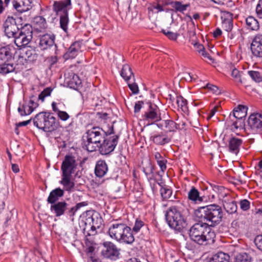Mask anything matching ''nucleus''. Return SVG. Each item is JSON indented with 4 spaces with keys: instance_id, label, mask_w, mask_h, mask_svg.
I'll use <instances>...</instances> for the list:
<instances>
[{
    "instance_id": "1",
    "label": "nucleus",
    "mask_w": 262,
    "mask_h": 262,
    "mask_svg": "<svg viewBox=\"0 0 262 262\" xmlns=\"http://www.w3.org/2000/svg\"><path fill=\"white\" fill-rule=\"evenodd\" d=\"M194 214L201 220L189 229L190 239L200 245L213 243V205L200 207Z\"/></svg>"
},
{
    "instance_id": "2",
    "label": "nucleus",
    "mask_w": 262,
    "mask_h": 262,
    "mask_svg": "<svg viewBox=\"0 0 262 262\" xmlns=\"http://www.w3.org/2000/svg\"><path fill=\"white\" fill-rule=\"evenodd\" d=\"M108 233L112 239L121 244L132 245L135 241L132 228L123 223L115 222L112 224Z\"/></svg>"
},
{
    "instance_id": "3",
    "label": "nucleus",
    "mask_w": 262,
    "mask_h": 262,
    "mask_svg": "<svg viewBox=\"0 0 262 262\" xmlns=\"http://www.w3.org/2000/svg\"><path fill=\"white\" fill-rule=\"evenodd\" d=\"M114 133L113 125L107 131H105L99 126L93 127L86 132L87 140L84 144L85 149L89 152L96 151L98 148V145L102 142L104 137Z\"/></svg>"
},
{
    "instance_id": "4",
    "label": "nucleus",
    "mask_w": 262,
    "mask_h": 262,
    "mask_svg": "<svg viewBox=\"0 0 262 262\" xmlns=\"http://www.w3.org/2000/svg\"><path fill=\"white\" fill-rule=\"evenodd\" d=\"M165 215L169 226L176 230L181 231L187 225L186 219L182 214L180 208L177 206L170 207Z\"/></svg>"
},
{
    "instance_id": "5",
    "label": "nucleus",
    "mask_w": 262,
    "mask_h": 262,
    "mask_svg": "<svg viewBox=\"0 0 262 262\" xmlns=\"http://www.w3.org/2000/svg\"><path fill=\"white\" fill-rule=\"evenodd\" d=\"M50 112H42L37 114L33 119L34 125L45 132L52 133L56 130L58 123Z\"/></svg>"
},
{
    "instance_id": "6",
    "label": "nucleus",
    "mask_w": 262,
    "mask_h": 262,
    "mask_svg": "<svg viewBox=\"0 0 262 262\" xmlns=\"http://www.w3.org/2000/svg\"><path fill=\"white\" fill-rule=\"evenodd\" d=\"M15 53L16 49L12 46L0 48V73L6 74L14 71L15 67L12 61Z\"/></svg>"
},
{
    "instance_id": "7",
    "label": "nucleus",
    "mask_w": 262,
    "mask_h": 262,
    "mask_svg": "<svg viewBox=\"0 0 262 262\" xmlns=\"http://www.w3.org/2000/svg\"><path fill=\"white\" fill-rule=\"evenodd\" d=\"M88 205L86 202L77 203L76 205L70 206L66 201H60L51 204L50 211L56 217L66 215L70 217H73L76 211L81 207Z\"/></svg>"
},
{
    "instance_id": "8",
    "label": "nucleus",
    "mask_w": 262,
    "mask_h": 262,
    "mask_svg": "<svg viewBox=\"0 0 262 262\" xmlns=\"http://www.w3.org/2000/svg\"><path fill=\"white\" fill-rule=\"evenodd\" d=\"M71 9V0L55 1L53 5V11L60 17V27L65 32L68 30L69 10Z\"/></svg>"
},
{
    "instance_id": "9",
    "label": "nucleus",
    "mask_w": 262,
    "mask_h": 262,
    "mask_svg": "<svg viewBox=\"0 0 262 262\" xmlns=\"http://www.w3.org/2000/svg\"><path fill=\"white\" fill-rule=\"evenodd\" d=\"M142 170L149 180H154L156 183L161 187L160 193L164 200H167L171 198L172 193V189L168 186L163 184V183L161 182L162 175L160 174V172H157L156 174L160 176V180H157L155 178L153 173L154 167L150 162H148L146 167H143Z\"/></svg>"
},
{
    "instance_id": "10",
    "label": "nucleus",
    "mask_w": 262,
    "mask_h": 262,
    "mask_svg": "<svg viewBox=\"0 0 262 262\" xmlns=\"http://www.w3.org/2000/svg\"><path fill=\"white\" fill-rule=\"evenodd\" d=\"M103 221L100 214L97 212L88 213L85 220L84 231L88 230L85 236L94 235L97 233L96 229L101 228Z\"/></svg>"
},
{
    "instance_id": "11",
    "label": "nucleus",
    "mask_w": 262,
    "mask_h": 262,
    "mask_svg": "<svg viewBox=\"0 0 262 262\" xmlns=\"http://www.w3.org/2000/svg\"><path fill=\"white\" fill-rule=\"evenodd\" d=\"M141 119L150 124L157 122L161 120L160 110L156 105L148 103L142 113Z\"/></svg>"
},
{
    "instance_id": "12",
    "label": "nucleus",
    "mask_w": 262,
    "mask_h": 262,
    "mask_svg": "<svg viewBox=\"0 0 262 262\" xmlns=\"http://www.w3.org/2000/svg\"><path fill=\"white\" fill-rule=\"evenodd\" d=\"M119 135H115L110 137H104L100 143L98 145V148L101 155H106L113 152L118 142Z\"/></svg>"
},
{
    "instance_id": "13",
    "label": "nucleus",
    "mask_w": 262,
    "mask_h": 262,
    "mask_svg": "<svg viewBox=\"0 0 262 262\" xmlns=\"http://www.w3.org/2000/svg\"><path fill=\"white\" fill-rule=\"evenodd\" d=\"M101 254L105 258L116 260L119 258L120 249L112 242L105 241L102 243Z\"/></svg>"
},
{
    "instance_id": "14",
    "label": "nucleus",
    "mask_w": 262,
    "mask_h": 262,
    "mask_svg": "<svg viewBox=\"0 0 262 262\" xmlns=\"http://www.w3.org/2000/svg\"><path fill=\"white\" fill-rule=\"evenodd\" d=\"M77 165L75 157L72 155H67L61 163L62 174L72 175L75 173Z\"/></svg>"
},
{
    "instance_id": "15",
    "label": "nucleus",
    "mask_w": 262,
    "mask_h": 262,
    "mask_svg": "<svg viewBox=\"0 0 262 262\" xmlns=\"http://www.w3.org/2000/svg\"><path fill=\"white\" fill-rule=\"evenodd\" d=\"M247 122L252 133H258L262 131V113L251 114Z\"/></svg>"
},
{
    "instance_id": "16",
    "label": "nucleus",
    "mask_w": 262,
    "mask_h": 262,
    "mask_svg": "<svg viewBox=\"0 0 262 262\" xmlns=\"http://www.w3.org/2000/svg\"><path fill=\"white\" fill-rule=\"evenodd\" d=\"M227 128L234 132L236 135H239L238 130L242 129L244 125V121L243 119H237L235 116H229L226 122Z\"/></svg>"
},
{
    "instance_id": "17",
    "label": "nucleus",
    "mask_w": 262,
    "mask_h": 262,
    "mask_svg": "<svg viewBox=\"0 0 262 262\" xmlns=\"http://www.w3.org/2000/svg\"><path fill=\"white\" fill-rule=\"evenodd\" d=\"M64 83L71 89L78 91L81 86V80L74 73L65 74Z\"/></svg>"
},
{
    "instance_id": "18",
    "label": "nucleus",
    "mask_w": 262,
    "mask_h": 262,
    "mask_svg": "<svg viewBox=\"0 0 262 262\" xmlns=\"http://www.w3.org/2000/svg\"><path fill=\"white\" fill-rule=\"evenodd\" d=\"M164 7L167 5H170L172 10L176 13L180 12L184 14L185 11L190 7V4H183L182 2L173 1L172 0H160Z\"/></svg>"
},
{
    "instance_id": "19",
    "label": "nucleus",
    "mask_w": 262,
    "mask_h": 262,
    "mask_svg": "<svg viewBox=\"0 0 262 262\" xmlns=\"http://www.w3.org/2000/svg\"><path fill=\"white\" fill-rule=\"evenodd\" d=\"M81 41H76L69 48L68 51L63 55V58L66 60L74 58L81 52Z\"/></svg>"
},
{
    "instance_id": "20",
    "label": "nucleus",
    "mask_w": 262,
    "mask_h": 262,
    "mask_svg": "<svg viewBox=\"0 0 262 262\" xmlns=\"http://www.w3.org/2000/svg\"><path fill=\"white\" fill-rule=\"evenodd\" d=\"M251 50L253 55L257 57H262V34H257L253 39Z\"/></svg>"
},
{
    "instance_id": "21",
    "label": "nucleus",
    "mask_w": 262,
    "mask_h": 262,
    "mask_svg": "<svg viewBox=\"0 0 262 262\" xmlns=\"http://www.w3.org/2000/svg\"><path fill=\"white\" fill-rule=\"evenodd\" d=\"M11 35H8V34H5L8 37L13 36L15 38L14 42L18 47H25L32 39V34L26 35V34H10Z\"/></svg>"
},
{
    "instance_id": "22",
    "label": "nucleus",
    "mask_w": 262,
    "mask_h": 262,
    "mask_svg": "<svg viewBox=\"0 0 262 262\" xmlns=\"http://www.w3.org/2000/svg\"><path fill=\"white\" fill-rule=\"evenodd\" d=\"M39 45L42 50L47 49L54 45L56 48L57 47L55 42V36L53 34H44L41 36Z\"/></svg>"
},
{
    "instance_id": "23",
    "label": "nucleus",
    "mask_w": 262,
    "mask_h": 262,
    "mask_svg": "<svg viewBox=\"0 0 262 262\" xmlns=\"http://www.w3.org/2000/svg\"><path fill=\"white\" fill-rule=\"evenodd\" d=\"M228 142V151L232 154L237 155L242 144L243 140L240 138L232 136L229 138Z\"/></svg>"
},
{
    "instance_id": "24",
    "label": "nucleus",
    "mask_w": 262,
    "mask_h": 262,
    "mask_svg": "<svg viewBox=\"0 0 262 262\" xmlns=\"http://www.w3.org/2000/svg\"><path fill=\"white\" fill-rule=\"evenodd\" d=\"M221 18L222 20L223 30L226 32L231 31L233 27L232 14L228 12H222L221 13Z\"/></svg>"
},
{
    "instance_id": "25",
    "label": "nucleus",
    "mask_w": 262,
    "mask_h": 262,
    "mask_svg": "<svg viewBox=\"0 0 262 262\" xmlns=\"http://www.w3.org/2000/svg\"><path fill=\"white\" fill-rule=\"evenodd\" d=\"M32 26L37 32L45 31L47 28L46 19L41 16H36L32 21Z\"/></svg>"
},
{
    "instance_id": "26",
    "label": "nucleus",
    "mask_w": 262,
    "mask_h": 262,
    "mask_svg": "<svg viewBox=\"0 0 262 262\" xmlns=\"http://www.w3.org/2000/svg\"><path fill=\"white\" fill-rule=\"evenodd\" d=\"M64 194V190L61 189L60 187L56 188L52 190L47 200L48 203L54 204L59 202L60 198L63 197Z\"/></svg>"
},
{
    "instance_id": "27",
    "label": "nucleus",
    "mask_w": 262,
    "mask_h": 262,
    "mask_svg": "<svg viewBox=\"0 0 262 262\" xmlns=\"http://www.w3.org/2000/svg\"><path fill=\"white\" fill-rule=\"evenodd\" d=\"M107 170L108 166L104 160H100L97 162L95 168V173L97 177H103L106 173Z\"/></svg>"
},
{
    "instance_id": "28",
    "label": "nucleus",
    "mask_w": 262,
    "mask_h": 262,
    "mask_svg": "<svg viewBox=\"0 0 262 262\" xmlns=\"http://www.w3.org/2000/svg\"><path fill=\"white\" fill-rule=\"evenodd\" d=\"M248 108L246 106L243 105H238L235 107L232 112L229 116H235V118L238 120L243 119L247 115Z\"/></svg>"
},
{
    "instance_id": "29",
    "label": "nucleus",
    "mask_w": 262,
    "mask_h": 262,
    "mask_svg": "<svg viewBox=\"0 0 262 262\" xmlns=\"http://www.w3.org/2000/svg\"><path fill=\"white\" fill-rule=\"evenodd\" d=\"M71 174H62L61 180L60 181V183L63 186L65 190L68 192L73 191L75 186V183L71 180Z\"/></svg>"
},
{
    "instance_id": "30",
    "label": "nucleus",
    "mask_w": 262,
    "mask_h": 262,
    "mask_svg": "<svg viewBox=\"0 0 262 262\" xmlns=\"http://www.w3.org/2000/svg\"><path fill=\"white\" fill-rule=\"evenodd\" d=\"M220 204L223 206L224 208L228 213L231 214L236 211L237 205L236 202L229 200L228 198L223 200L222 202L220 203Z\"/></svg>"
},
{
    "instance_id": "31",
    "label": "nucleus",
    "mask_w": 262,
    "mask_h": 262,
    "mask_svg": "<svg viewBox=\"0 0 262 262\" xmlns=\"http://www.w3.org/2000/svg\"><path fill=\"white\" fill-rule=\"evenodd\" d=\"M150 138L152 139L153 142L157 145H163L170 141V138L163 133L151 136Z\"/></svg>"
},
{
    "instance_id": "32",
    "label": "nucleus",
    "mask_w": 262,
    "mask_h": 262,
    "mask_svg": "<svg viewBox=\"0 0 262 262\" xmlns=\"http://www.w3.org/2000/svg\"><path fill=\"white\" fill-rule=\"evenodd\" d=\"M4 28L5 33H17L14 28H16L17 29H18V28L16 27L15 19L12 16L7 17L4 24Z\"/></svg>"
},
{
    "instance_id": "33",
    "label": "nucleus",
    "mask_w": 262,
    "mask_h": 262,
    "mask_svg": "<svg viewBox=\"0 0 262 262\" xmlns=\"http://www.w3.org/2000/svg\"><path fill=\"white\" fill-rule=\"evenodd\" d=\"M189 200L195 203H200L203 201V198L200 195V192L194 187H192L188 193Z\"/></svg>"
},
{
    "instance_id": "34",
    "label": "nucleus",
    "mask_w": 262,
    "mask_h": 262,
    "mask_svg": "<svg viewBox=\"0 0 262 262\" xmlns=\"http://www.w3.org/2000/svg\"><path fill=\"white\" fill-rule=\"evenodd\" d=\"M214 191L217 194V198L219 200V204L221 203L223 200L226 199L227 196V190L223 186H215L214 185Z\"/></svg>"
},
{
    "instance_id": "35",
    "label": "nucleus",
    "mask_w": 262,
    "mask_h": 262,
    "mask_svg": "<svg viewBox=\"0 0 262 262\" xmlns=\"http://www.w3.org/2000/svg\"><path fill=\"white\" fill-rule=\"evenodd\" d=\"M121 77L127 82L131 79H134V75L130 67L128 64H124L120 72Z\"/></svg>"
},
{
    "instance_id": "36",
    "label": "nucleus",
    "mask_w": 262,
    "mask_h": 262,
    "mask_svg": "<svg viewBox=\"0 0 262 262\" xmlns=\"http://www.w3.org/2000/svg\"><path fill=\"white\" fill-rule=\"evenodd\" d=\"M247 27L251 31H256L259 29L258 21L253 16H249L246 19Z\"/></svg>"
},
{
    "instance_id": "37",
    "label": "nucleus",
    "mask_w": 262,
    "mask_h": 262,
    "mask_svg": "<svg viewBox=\"0 0 262 262\" xmlns=\"http://www.w3.org/2000/svg\"><path fill=\"white\" fill-rule=\"evenodd\" d=\"M223 217L222 207L219 205L214 204V226L220 223Z\"/></svg>"
},
{
    "instance_id": "38",
    "label": "nucleus",
    "mask_w": 262,
    "mask_h": 262,
    "mask_svg": "<svg viewBox=\"0 0 262 262\" xmlns=\"http://www.w3.org/2000/svg\"><path fill=\"white\" fill-rule=\"evenodd\" d=\"M24 53L25 54V57L28 60V62H30L36 61L38 56L36 51L33 49H27Z\"/></svg>"
},
{
    "instance_id": "39",
    "label": "nucleus",
    "mask_w": 262,
    "mask_h": 262,
    "mask_svg": "<svg viewBox=\"0 0 262 262\" xmlns=\"http://www.w3.org/2000/svg\"><path fill=\"white\" fill-rule=\"evenodd\" d=\"M164 123L165 127L169 132H174L177 129L180 128V123H176L171 120H166Z\"/></svg>"
},
{
    "instance_id": "40",
    "label": "nucleus",
    "mask_w": 262,
    "mask_h": 262,
    "mask_svg": "<svg viewBox=\"0 0 262 262\" xmlns=\"http://www.w3.org/2000/svg\"><path fill=\"white\" fill-rule=\"evenodd\" d=\"M214 262H230V256L224 252H219L214 255Z\"/></svg>"
},
{
    "instance_id": "41",
    "label": "nucleus",
    "mask_w": 262,
    "mask_h": 262,
    "mask_svg": "<svg viewBox=\"0 0 262 262\" xmlns=\"http://www.w3.org/2000/svg\"><path fill=\"white\" fill-rule=\"evenodd\" d=\"M195 35L196 34H192V36H190V41L191 42V43L193 45L196 51L202 54V52L205 51V48L203 45L199 43L196 41L194 40L193 38L196 37Z\"/></svg>"
},
{
    "instance_id": "42",
    "label": "nucleus",
    "mask_w": 262,
    "mask_h": 262,
    "mask_svg": "<svg viewBox=\"0 0 262 262\" xmlns=\"http://www.w3.org/2000/svg\"><path fill=\"white\" fill-rule=\"evenodd\" d=\"M146 226V225L141 220L137 219L136 220L135 225L132 229V231L133 232V234L134 233H137L140 231L142 227Z\"/></svg>"
},
{
    "instance_id": "43",
    "label": "nucleus",
    "mask_w": 262,
    "mask_h": 262,
    "mask_svg": "<svg viewBox=\"0 0 262 262\" xmlns=\"http://www.w3.org/2000/svg\"><path fill=\"white\" fill-rule=\"evenodd\" d=\"M148 9L155 13H158L165 10V7H164L162 3L160 2V0L157 3H153L151 6L148 8Z\"/></svg>"
},
{
    "instance_id": "44",
    "label": "nucleus",
    "mask_w": 262,
    "mask_h": 262,
    "mask_svg": "<svg viewBox=\"0 0 262 262\" xmlns=\"http://www.w3.org/2000/svg\"><path fill=\"white\" fill-rule=\"evenodd\" d=\"M248 74L251 78L255 82L259 83L262 81V76L258 71H249Z\"/></svg>"
},
{
    "instance_id": "45",
    "label": "nucleus",
    "mask_w": 262,
    "mask_h": 262,
    "mask_svg": "<svg viewBox=\"0 0 262 262\" xmlns=\"http://www.w3.org/2000/svg\"><path fill=\"white\" fill-rule=\"evenodd\" d=\"M85 244L88 247L85 249L86 253L88 254H90V256H92L95 250V247L93 246L94 244V241L90 240L88 238V236H86Z\"/></svg>"
},
{
    "instance_id": "46",
    "label": "nucleus",
    "mask_w": 262,
    "mask_h": 262,
    "mask_svg": "<svg viewBox=\"0 0 262 262\" xmlns=\"http://www.w3.org/2000/svg\"><path fill=\"white\" fill-rule=\"evenodd\" d=\"M177 103L179 107L181 108L183 112L187 110V101L182 96H178L177 98Z\"/></svg>"
},
{
    "instance_id": "47",
    "label": "nucleus",
    "mask_w": 262,
    "mask_h": 262,
    "mask_svg": "<svg viewBox=\"0 0 262 262\" xmlns=\"http://www.w3.org/2000/svg\"><path fill=\"white\" fill-rule=\"evenodd\" d=\"M251 256L246 253H241L237 255L235 259V262H251Z\"/></svg>"
},
{
    "instance_id": "48",
    "label": "nucleus",
    "mask_w": 262,
    "mask_h": 262,
    "mask_svg": "<svg viewBox=\"0 0 262 262\" xmlns=\"http://www.w3.org/2000/svg\"><path fill=\"white\" fill-rule=\"evenodd\" d=\"M17 111L21 116H25L30 114L28 113V104L27 103L23 104L19 103Z\"/></svg>"
},
{
    "instance_id": "49",
    "label": "nucleus",
    "mask_w": 262,
    "mask_h": 262,
    "mask_svg": "<svg viewBox=\"0 0 262 262\" xmlns=\"http://www.w3.org/2000/svg\"><path fill=\"white\" fill-rule=\"evenodd\" d=\"M13 8L19 13H23L27 11V8H25V7L23 5L21 4L20 2H18L16 0L13 1Z\"/></svg>"
},
{
    "instance_id": "50",
    "label": "nucleus",
    "mask_w": 262,
    "mask_h": 262,
    "mask_svg": "<svg viewBox=\"0 0 262 262\" xmlns=\"http://www.w3.org/2000/svg\"><path fill=\"white\" fill-rule=\"evenodd\" d=\"M231 75L235 82L242 83L241 74L238 70L234 69L232 71Z\"/></svg>"
},
{
    "instance_id": "51",
    "label": "nucleus",
    "mask_w": 262,
    "mask_h": 262,
    "mask_svg": "<svg viewBox=\"0 0 262 262\" xmlns=\"http://www.w3.org/2000/svg\"><path fill=\"white\" fill-rule=\"evenodd\" d=\"M34 97V96H32L31 97L30 100L29 101L28 103V113L31 114L34 110L38 106V104L37 103L34 102V101L32 99V98Z\"/></svg>"
},
{
    "instance_id": "52",
    "label": "nucleus",
    "mask_w": 262,
    "mask_h": 262,
    "mask_svg": "<svg viewBox=\"0 0 262 262\" xmlns=\"http://www.w3.org/2000/svg\"><path fill=\"white\" fill-rule=\"evenodd\" d=\"M239 205L240 208L242 210L247 211L250 209V203L248 200L244 199L240 201Z\"/></svg>"
},
{
    "instance_id": "53",
    "label": "nucleus",
    "mask_w": 262,
    "mask_h": 262,
    "mask_svg": "<svg viewBox=\"0 0 262 262\" xmlns=\"http://www.w3.org/2000/svg\"><path fill=\"white\" fill-rule=\"evenodd\" d=\"M144 103L143 101H138L136 102L134 106V113L136 114L140 112L142 108L145 110L146 106H144Z\"/></svg>"
},
{
    "instance_id": "54",
    "label": "nucleus",
    "mask_w": 262,
    "mask_h": 262,
    "mask_svg": "<svg viewBox=\"0 0 262 262\" xmlns=\"http://www.w3.org/2000/svg\"><path fill=\"white\" fill-rule=\"evenodd\" d=\"M28 62V60L25 57L24 53H20L18 56V60H17V64L24 66Z\"/></svg>"
},
{
    "instance_id": "55",
    "label": "nucleus",
    "mask_w": 262,
    "mask_h": 262,
    "mask_svg": "<svg viewBox=\"0 0 262 262\" xmlns=\"http://www.w3.org/2000/svg\"><path fill=\"white\" fill-rule=\"evenodd\" d=\"M19 33H33V26L29 24H25L21 28Z\"/></svg>"
},
{
    "instance_id": "56",
    "label": "nucleus",
    "mask_w": 262,
    "mask_h": 262,
    "mask_svg": "<svg viewBox=\"0 0 262 262\" xmlns=\"http://www.w3.org/2000/svg\"><path fill=\"white\" fill-rule=\"evenodd\" d=\"M57 116L59 118H60V120L62 121H67L68 119H69L70 116L69 114L64 111H59L57 113Z\"/></svg>"
},
{
    "instance_id": "57",
    "label": "nucleus",
    "mask_w": 262,
    "mask_h": 262,
    "mask_svg": "<svg viewBox=\"0 0 262 262\" xmlns=\"http://www.w3.org/2000/svg\"><path fill=\"white\" fill-rule=\"evenodd\" d=\"M254 243L257 248L262 251V235H258L256 236Z\"/></svg>"
},
{
    "instance_id": "58",
    "label": "nucleus",
    "mask_w": 262,
    "mask_h": 262,
    "mask_svg": "<svg viewBox=\"0 0 262 262\" xmlns=\"http://www.w3.org/2000/svg\"><path fill=\"white\" fill-rule=\"evenodd\" d=\"M256 13L259 18H262V0H259L256 7Z\"/></svg>"
},
{
    "instance_id": "59",
    "label": "nucleus",
    "mask_w": 262,
    "mask_h": 262,
    "mask_svg": "<svg viewBox=\"0 0 262 262\" xmlns=\"http://www.w3.org/2000/svg\"><path fill=\"white\" fill-rule=\"evenodd\" d=\"M128 86L134 94H137L139 93V88L137 84L135 82L133 83H128Z\"/></svg>"
},
{
    "instance_id": "60",
    "label": "nucleus",
    "mask_w": 262,
    "mask_h": 262,
    "mask_svg": "<svg viewBox=\"0 0 262 262\" xmlns=\"http://www.w3.org/2000/svg\"><path fill=\"white\" fill-rule=\"evenodd\" d=\"M167 161L166 159H164L162 161H158L157 164L160 166L161 171L164 172V171L166 169V163Z\"/></svg>"
},
{
    "instance_id": "61",
    "label": "nucleus",
    "mask_w": 262,
    "mask_h": 262,
    "mask_svg": "<svg viewBox=\"0 0 262 262\" xmlns=\"http://www.w3.org/2000/svg\"><path fill=\"white\" fill-rule=\"evenodd\" d=\"M221 101L217 99H215L214 98V115L216 112H220L221 110V108L219 106V104L220 105Z\"/></svg>"
},
{
    "instance_id": "62",
    "label": "nucleus",
    "mask_w": 262,
    "mask_h": 262,
    "mask_svg": "<svg viewBox=\"0 0 262 262\" xmlns=\"http://www.w3.org/2000/svg\"><path fill=\"white\" fill-rule=\"evenodd\" d=\"M19 2L21 3V5H23V6L25 7L26 9L27 8V11L31 9V2L30 1H23V0H20Z\"/></svg>"
},
{
    "instance_id": "63",
    "label": "nucleus",
    "mask_w": 262,
    "mask_h": 262,
    "mask_svg": "<svg viewBox=\"0 0 262 262\" xmlns=\"http://www.w3.org/2000/svg\"><path fill=\"white\" fill-rule=\"evenodd\" d=\"M166 36L172 40H176L178 36L180 35V34H164Z\"/></svg>"
},
{
    "instance_id": "64",
    "label": "nucleus",
    "mask_w": 262,
    "mask_h": 262,
    "mask_svg": "<svg viewBox=\"0 0 262 262\" xmlns=\"http://www.w3.org/2000/svg\"><path fill=\"white\" fill-rule=\"evenodd\" d=\"M201 55L205 59V60L206 61H208L207 60V59H208V60L212 62V57L208 53H207L205 51L204 52H202V54H201Z\"/></svg>"
}]
</instances>
